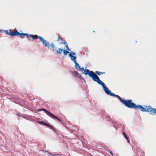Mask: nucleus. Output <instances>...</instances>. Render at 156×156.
Segmentation results:
<instances>
[{"mask_svg":"<svg viewBox=\"0 0 156 156\" xmlns=\"http://www.w3.org/2000/svg\"><path fill=\"white\" fill-rule=\"evenodd\" d=\"M76 55V53L74 52H73V51H71L69 53V57L70 58L71 60L73 61V60L72 58L74 59H76L77 57L74 55Z\"/></svg>","mask_w":156,"mask_h":156,"instance_id":"nucleus-8","label":"nucleus"},{"mask_svg":"<svg viewBox=\"0 0 156 156\" xmlns=\"http://www.w3.org/2000/svg\"><path fill=\"white\" fill-rule=\"evenodd\" d=\"M124 137L125 138V139L127 140V142H128V143H130V141L129 140L128 138L127 137V136L126 135V136H124Z\"/></svg>","mask_w":156,"mask_h":156,"instance_id":"nucleus-19","label":"nucleus"},{"mask_svg":"<svg viewBox=\"0 0 156 156\" xmlns=\"http://www.w3.org/2000/svg\"><path fill=\"white\" fill-rule=\"evenodd\" d=\"M62 43L64 44H66V41H65L64 42H62Z\"/></svg>","mask_w":156,"mask_h":156,"instance_id":"nucleus-25","label":"nucleus"},{"mask_svg":"<svg viewBox=\"0 0 156 156\" xmlns=\"http://www.w3.org/2000/svg\"><path fill=\"white\" fill-rule=\"evenodd\" d=\"M79 78L81 80H83L84 78L81 75L79 77Z\"/></svg>","mask_w":156,"mask_h":156,"instance_id":"nucleus-21","label":"nucleus"},{"mask_svg":"<svg viewBox=\"0 0 156 156\" xmlns=\"http://www.w3.org/2000/svg\"><path fill=\"white\" fill-rule=\"evenodd\" d=\"M122 134L123 135H124V136L126 135V133H125L124 132H122Z\"/></svg>","mask_w":156,"mask_h":156,"instance_id":"nucleus-24","label":"nucleus"},{"mask_svg":"<svg viewBox=\"0 0 156 156\" xmlns=\"http://www.w3.org/2000/svg\"><path fill=\"white\" fill-rule=\"evenodd\" d=\"M53 131L54 132H55H55H56V131L55 130V129H54H54H53Z\"/></svg>","mask_w":156,"mask_h":156,"instance_id":"nucleus-27","label":"nucleus"},{"mask_svg":"<svg viewBox=\"0 0 156 156\" xmlns=\"http://www.w3.org/2000/svg\"><path fill=\"white\" fill-rule=\"evenodd\" d=\"M103 89L107 94L112 96V94H113V93H112L111 91L106 86L103 88Z\"/></svg>","mask_w":156,"mask_h":156,"instance_id":"nucleus-9","label":"nucleus"},{"mask_svg":"<svg viewBox=\"0 0 156 156\" xmlns=\"http://www.w3.org/2000/svg\"><path fill=\"white\" fill-rule=\"evenodd\" d=\"M72 59L73 60V61L74 62L75 64V69L78 70L83 71V73L85 75H87V74H86L85 73L86 72V70H89V69H84L83 67L81 68V67L79 65V64L77 62L76 60L74 58H72Z\"/></svg>","mask_w":156,"mask_h":156,"instance_id":"nucleus-6","label":"nucleus"},{"mask_svg":"<svg viewBox=\"0 0 156 156\" xmlns=\"http://www.w3.org/2000/svg\"><path fill=\"white\" fill-rule=\"evenodd\" d=\"M126 107L129 108H135L136 104L132 102V100L131 99L129 100H123L121 102Z\"/></svg>","mask_w":156,"mask_h":156,"instance_id":"nucleus-3","label":"nucleus"},{"mask_svg":"<svg viewBox=\"0 0 156 156\" xmlns=\"http://www.w3.org/2000/svg\"><path fill=\"white\" fill-rule=\"evenodd\" d=\"M54 119H57L59 121H60L62 122V121L60 119H59L58 117H57L55 115H54L53 114H52V113H51V114L50 115V116H49Z\"/></svg>","mask_w":156,"mask_h":156,"instance_id":"nucleus-13","label":"nucleus"},{"mask_svg":"<svg viewBox=\"0 0 156 156\" xmlns=\"http://www.w3.org/2000/svg\"><path fill=\"white\" fill-rule=\"evenodd\" d=\"M59 39L57 40V41H59Z\"/></svg>","mask_w":156,"mask_h":156,"instance_id":"nucleus-30","label":"nucleus"},{"mask_svg":"<svg viewBox=\"0 0 156 156\" xmlns=\"http://www.w3.org/2000/svg\"><path fill=\"white\" fill-rule=\"evenodd\" d=\"M40 40L45 47H47L51 51H55L56 50L55 46L52 42L50 44L47 42L46 40Z\"/></svg>","mask_w":156,"mask_h":156,"instance_id":"nucleus-4","label":"nucleus"},{"mask_svg":"<svg viewBox=\"0 0 156 156\" xmlns=\"http://www.w3.org/2000/svg\"><path fill=\"white\" fill-rule=\"evenodd\" d=\"M46 126H48V127H49L51 128H52L54 130V129L53 127L52 126H51V125H49V124H47L46 123Z\"/></svg>","mask_w":156,"mask_h":156,"instance_id":"nucleus-18","label":"nucleus"},{"mask_svg":"<svg viewBox=\"0 0 156 156\" xmlns=\"http://www.w3.org/2000/svg\"><path fill=\"white\" fill-rule=\"evenodd\" d=\"M66 47L67 48V50H68V51H70V48H69L68 47V45L67 44L66 45Z\"/></svg>","mask_w":156,"mask_h":156,"instance_id":"nucleus-22","label":"nucleus"},{"mask_svg":"<svg viewBox=\"0 0 156 156\" xmlns=\"http://www.w3.org/2000/svg\"><path fill=\"white\" fill-rule=\"evenodd\" d=\"M124 127H123V129H122V130H124Z\"/></svg>","mask_w":156,"mask_h":156,"instance_id":"nucleus-29","label":"nucleus"},{"mask_svg":"<svg viewBox=\"0 0 156 156\" xmlns=\"http://www.w3.org/2000/svg\"><path fill=\"white\" fill-rule=\"evenodd\" d=\"M105 74V73L104 72H102V73H101V74Z\"/></svg>","mask_w":156,"mask_h":156,"instance_id":"nucleus-28","label":"nucleus"},{"mask_svg":"<svg viewBox=\"0 0 156 156\" xmlns=\"http://www.w3.org/2000/svg\"><path fill=\"white\" fill-rule=\"evenodd\" d=\"M6 34L9 35L11 36H19L21 38H23L25 36L27 38H31L32 39H36L38 38L40 39H43V38L40 36L36 35H34L32 34H27L20 33L17 30H15L14 31L11 30H6Z\"/></svg>","mask_w":156,"mask_h":156,"instance_id":"nucleus-1","label":"nucleus"},{"mask_svg":"<svg viewBox=\"0 0 156 156\" xmlns=\"http://www.w3.org/2000/svg\"><path fill=\"white\" fill-rule=\"evenodd\" d=\"M92 79L93 81L97 82L98 84L101 85L102 87L103 88L106 86L105 84L100 80L99 78H94Z\"/></svg>","mask_w":156,"mask_h":156,"instance_id":"nucleus-7","label":"nucleus"},{"mask_svg":"<svg viewBox=\"0 0 156 156\" xmlns=\"http://www.w3.org/2000/svg\"><path fill=\"white\" fill-rule=\"evenodd\" d=\"M58 39H60V38H61V39H62V38L61 37V36L60 35L58 34Z\"/></svg>","mask_w":156,"mask_h":156,"instance_id":"nucleus-23","label":"nucleus"},{"mask_svg":"<svg viewBox=\"0 0 156 156\" xmlns=\"http://www.w3.org/2000/svg\"><path fill=\"white\" fill-rule=\"evenodd\" d=\"M63 51L65 55H66L68 54V53H69L66 50H63Z\"/></svg>","mask_w":156,"mask_h":156,"instance_id":"nucleus-17","label":"nucleus"},{"mask_svg":"<svg viewBox=\"0 0 156 156\" xmlns=\"http://www.w3.org/2000/svg\"><path fill=\"white\" fill-rule=\"evenodd\" d=\"M135 42H137V41H135Z\"/></svg>","mask_w":156,"mask_h":156,"instance_id":"nucleus-31","label":"nucleus"},{"mask_svg":"<svg viewBox=\"0 0 156 156\" xmlns=\"http://www.w3.org/2000/svg\"><path fill=\"white\" fill-rule=\"evenodd\" d=\"M44 111L49 116H50L51 114V112L48 111L45 109L44 108H40L37 110V111L39 112L40 111Z\"/></svg>","mask_w":156,"mask_h":156,"instance_id":"nucleus-10","label":"nucleus"},{"mask_svg":"<svg viewBox=\"0 0 156 156\" xmlns=\"http://www.w3.org/2000/svg\"><path fill=\"white\" fill-rule=\"evenodd\" d=\"M71 73L74 76H76L77 77L79 78V77L80 76L81 74L79 73L77 71H72Z\"/></svg>","mask_w":156,"mask_h":156,"instance_id":"nucleus-11","label":"nucleus"},{"mask_svg":"<svg viewBox=\"0 0 156 156\" xmlns=\"http://www.w3.org/2000/svg\"><path fill=\"white\" fill-rule=\"evenodd\" d=\"M144 107H145V108L144 107H143L140 105H136L134 108L139 109L140 110L143 112H150L151 109V108L152 107H151L150 106H149L148 108V106L146 105H145Z\"/></svg>","mask_w":156,"mask_h":156,"instance_id":"nucleus-5","label":"nucleus"},{"mask_svg":"<svg viewBox=\"0 0 156 156\" xmlns=\"http://www.w3.org/2000/svg\"><path fill=\"white\" fill-rule=\"evenodd\" d=\"M40 123L41 124L43 125L44 126H46V123L45 122H44L43 121H41L40 122Z\"/></svg>","mask_w":156,"mask_h":156,"instance_id":"nucleus-20","label":"nucleus"},{"mask_svg":"<svg viewBox=\"0 0 156 156\" xmlns=\"http://www.w3.org/2000/svg\"><path fill=\"white\" fill-rule=\"evenodd\" d=\"M45 152H47L48 156H61L62 155L60 154H53L47 151H45Z\"/></svg>","mask_w":156,"mask_h":156,"instance_id":"nucleus-12","label":"nucleus"},{"mask_svg":"<svg viewBox=\"0 0 156 156\" xmlns=\"http://www.w3.org/2000/svg\"><path fill=\"white\" fill-rule=\"evenodd\" d=\"M150 114L152 115H156V109L151 108V109Z\"/></svg>","mask_w":156,"mask_h":156,"instance_id":"nucleus-14","label":"nucleus"},{"mask_svg":"<svg viewBox=\"0 0 156 156\" xmlns=\"http://www.w3.org/2000/svg\"><path fill=\"white\" fill-rule=\"evenodd\" d=\"M110 153L112 154V156H113V153H112V152L110 151Z\"/></svg>","mask_w":156,"mask_h":156,"instance_id":"nucleus-26","label":"nucleus"},{"mask_svg":"<svg viewBox=\"0 0 156 156\" xmlns=\"http://www.w3.org/2000/svg\"><path fill=\"white\" fill-rule=\"evenodd\" d=\"M62 51H63V50L61 48H59L56 51V52L59 55H61Z\"/></svg>","mask_w":156,"mask_h":156,"instance_id":"nucleus-16","label":"nucleus"},{"mask_svg":"<svg viewBox=\"0 0 156 156\" xmlns=\"http://www.w3.org/2000/svg\"><path fill=\"white\" fill-rule=\"evenodd\" d=\"M86 74L88 75L89 76L93 78H99L98 76H100L102 72L100 71H96L95 73L92 71L89 70H86V72L85 73Z\"/></svg>","mask_w":156,"mask_h":156,"instance_id":"nucleus-2","label":"nucleus"},{"mask_svg":"<svg viewBox=\"0 0 156 156\" xmlns=\"http://www.w3.org/2000/svg\"><path fill=\"white\" fill-rule=\"evenodd\" d=\"M112 95V96L115 97L117 98L121 102L122 101L123 99H122L118 95L115 94H114L113 93Z\"/></svg>","mask_w":156,"mask_h":156,"instance_id":"nucleus-15","label":"nucleus"}]
</instances>
